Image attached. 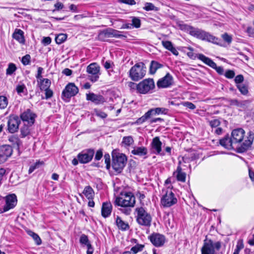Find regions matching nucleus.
<instances>
[{"mask_svg":"<svg viewBox=\"0 0 254 254\" xmlns=\"http://www.w3.org/2000/svg\"><path fill=\"white\" fill-rule=\"evenodd\" d=\"M94 112L96 116L102 119H105L107 117V114L101 110L94 109Z\"/></svg>","mask_w":254,"mask_h":254,"instance_id":"nucleus-46","label":"nucleus"},{"mask_svg":"<svg viewBox=\"0 0 254 254\" xmlns=\"http://www.w3.org/2000/svg\"><path fill=\"white\" fill-rule=\"evenodd\" d=\"M163 65L155 61H152L150 65L149 71L151 74H154L156 70L162 67Z\"/></svg>","mask_w":254,"mask_h":254,"instance_id":"nucleus-32","label":"nucleus"},{"mask_svg":"<svg viewBox=\"0 0 254 254\" xmlns=\"http://www.w3.org/2000/svg\"><path fill=\"white\" fill-rule=\"evenodd\" d=\"M173 81L172 76L169 73H167L164 77L158 80L157 85L159 88H167L172 84Z\"/></svg>","mask_w":254,"mask_h":254,"instance_id":"nucleus-17","label":"nucleus"},{"mask_svg":"<svg viewBox=\"0 0 254 254\" xmlns=\"http://www.w3.org/2000/svg\"><path fill=\"white\" fill-rule=\"evenodd\" d=\"M80 243L82 245V247H86L87 250L93 247L89 239H80Z\"/></svg>","mask_w":254,"mask_h":254,"instance_id":"nucleus-43","label":"nucleus"},{"mask_svg":"<svg viewBox=\"0 0 254 254\" xmlns=\"http://www.w3.org/2000/svg\"><path fill=\"white\" fill-rule=\"evenodd\" d=\"M43 164V162L38 161L31 165L28 170V173H32L36 169L39 168L40 165H42Z\"/></svg>","mask_w":254,"mask_h":254,"instance_id":"nucleus-45","label":"nucleus"},{"mask_svg":"<svg viewBox=\"0 0 254 254\" xmlns=\"http://www.w3.org/2000/svg\"><path fill=\"white\" fill-rule=\"evenodd\" d=\"M12 37L20 43L24 44L25 42L24 32L21 29H16L12 34Z\"/></svg>","mask_w":254,"mask_h":254,"instance_id":"nucleus-26","label":"nucleus"},{"mask_svg":"<svg viewBox=\"0 0 254 254\" xmlns=\"http://www.w3.org/2000/svg\"><path fill=\"white\" fill-rule=\"evenodd\" d=\"M17 203L16 196L14 194L5 197L4 200L0 201V213L6 212L14 208Z\"/></svg>","mask_w":254,"mask_h":254,"instance_id":"nucleus-4","label":"nucleus"},{"mask_svg":"<svg viewBox=\"0 0 254 254\" xmlns=\"http://www.w3.org/2000/svg\"><path fill=\"white\" fill-rule=\"evenodd\" d=\"M221 247V244L220 242L213 243L210 239H205L201 249V254H215V250H219Z\"/></svg>","mask_w":254,"mask_h":254,"instance_id":"nucleus-5","label":"nucleus"},{"mask_svg":"<svg viewBox=\"0 0 254 254\" xmlns=\"http://www.w3.org/2000/svg\"><path fill=\"white\" fill-rule=\"evenodd\" d=\"M201 29L196 28L193 27H192V28L190 31V34L193 37L197 38L199 35V33L200 32Z\"/></svg>","mask_w":254,"mask_h":254,"instance_id":"nucleus-47","label":"nucleus"},{"mask_svg":"<svg viewBox=\"0 0 254 254\" xmlns=\"http://www.w3.org/2000/svg\"><path fill=\"white\" fill-rule=\"evenodd\" d=\"M30 56L29 55H26L24 56L22 59V63L24 65H27L30 63Z\"/></svg>","mask_w":254,"mask_h":254,"instance_id":"nucleus-56","label":"nucleus"},{"mask_svg":"<svg viewBox=\"0 0 254 254\" xmlns=\"http://www.w3.org/2000/svg\"><path fill=\"white\" fill-rule=\"evenodd\" d=\"M16 90L18 94H21L24 93L25 90H26V86L24 84L18 85L16 88Z\"/></svg>","mask_w":254,"mask_h":254,"instance_id":"nucleus-50","label":"nucleus"},{"mask_svg":"<svg viewBox=\"0 0 254 254\" xmlns=\"http://www.w3.org/2000/svg\"><path fill=\"white\" fill-rule=\"evenodd\" d=\"M67 38V35L65 34L61 33L58 35L55 38L56 42L58 44L63 43Z\"/></svg>","mask_w":254,"mask_h":254,"instance_id":"nucleus-40","label":"nucleus"},{"mask_svg":"<svg viewBox=\"0 0 254 254\" xmlns=\"http://www.w3.org/2000/svg\"><path fill=\"white\" fill-rule=\"evenodd\" d=\"M131 153L135 155L143 156L147 154V149L144 146L136 147L131 151Z\"/></svg>","mask_w":254,"mask_h":254,"instance_id":"nucleus-29","label":"nucleus"},{"mask_svg":"<svg viewBox=\"0 0 254 254\" xmlns=\"http://www.w3.org/2000/svg\"><path fill=\"white\" fill-rule=\"evenodd\" d=\"M8 104L7 99L6 97L3 96H0V108H5Z\"/></svg>","mask_w":254,"mask_h":254,"instance_id":"nucleus-42","label":"nucleus"},{"mask_svg":"<svg viewBox=\"0 0 254 254\" xmlns=\"http://www.w3.org/2000/svg\"><path fill=\"white\" fill-rule=\"evenodd\" d=\"M235 72L232 70H228L225 73V76L226 78L231 79L235 76Z\"/></svg>","mask_w":254,"mask_h":254,"instance_id":"nucleus-54","label":"nucleus"},{"mask_svg":"<svg viewBox=\"0 0 254 254\" xmlns=\"http://www.w3.org/2000/svg\"><path fill=\"white\" fill-rule=\"evenodd\" d=\"M151 243L156 247L163 246L166 243V239H150Z\"/></svg>","mask_w":254,"mask_h":254,"instance_id":"nucleus-36","label":"nucleus"},{"mask_svg":"<svg viewBox=\"0 0 254 254\" xmlns=\"http://www.w3.org/2000/svg\"><path fill=\"white\" fill-rule=\"evenodd\" d=\"M54 6L55 7L54 11H56L62 9L64 8V5L62 3L60 2H58L55 4Z\"/></svg>","mask_w":254,"mask_h":254,"instance_id":"nucleus-63","label":"nucleus"},{"mask_svg":"<svg viewBox=\"0 0 254 254\" xmlns=\"http://www.w3.org/2000/svg\"><path fill=\"white\" fill-rule=\"evenodd\" d=\"M21 119L26 124L27 123L29 126H32L34 122L36 115L31 111L30 110L27 109L21 115Z\"/></svg>","mask_w":254,"mask_h":254,"instance_id":"nucleus-18","label":"nucleus"},{"mask_svg":"<svg viewBox=\"0 0 254 254\" xmlns=\"http://www.w3.org/2000/svg\"><path fill=\"white\" fill-rule=\"evenodd\" d=\"M179 27L181 30L188 32L189 34L192 28V26L184 23H180L179 24Z\"/></svg>","mask_w":254,"mask_h":254,"instance_id":"nucleus-41","label":"nucleus"},{"mask_svg":"<svg viewBox=\"0 0 254 254\" xmlns=\"http://www.w3.org/2000/svg\"><path fill=\"white\" fill-rule=\"evenodd\" d=\"M38 86L39 87L41 90L43 91L50 88L51 82V81L48 78H43L40 80H37Z\"/></svg>","mask_w":254,"mask_h":254,"instance_id":"nucleus-28","label":"nucleus"},{"mask_svg":"<svg viewBox=\"0 0 254 254\" xmlns=\"http://www.w3.org/2000/svg\"><path fill=\"white\" fill-rule=\"evenodd\" d=\"M177 202V198L171 189H168L166 193L161 198V202L164 207H170L176 204Z\"/></svg>","mask_w":254,"mask_h":254,"instance_id":"nucleus-11","label":"nucleus"},{"mask_svg":"<svg viewBox=\"0 0 254 254\" xmlns=\"http://www.w3.org/2000/svg\"><path fill=\"white\" fill-rule=\"evenodd\" d=\"M116 224L119 229L122 230H127L129 229L128 224L124 221L120 217L117 216L116 218Z\"/></svg>","mask_w":254,"mask_h":254,"instance_id":"nucleus-27","label":"nucleus"},{"mask_svg":"<svg viewBox=\"0 0 254 254\" xmlns=\"http://www.w3.org/2000/svg\"><path fill=\"white\" fill-rule=\"evenodd\" d=\"M150 118V117L147 112L143 116L137 120L136 123L138 124H141Z\"/></svg>","mask_w":254,"mask_h":254,"instance_id":"nucleus-44","label":"nucleus"},{"mask_svg":"<svg viewBox=\"0 0 254 254\" xmlns=\"http://www.w3.org/2000/svg\"><path fill=\"white\" fill-rule=\"evenodd\" d=\"M52 40L50 37H44L42 43L45 46L49 45L51 43Z\"/></svg>","mask_w":254,"mask_h":254,"instance_id":"nucleus-60","label":"nucleus"},{"mask_svg":"<svg viewBox=\"0 0 254 254\" xmlns=\"http://www.w3.org/2000/svg\"><path fill=\"white\" fill-rule=\"evenodd\" d=\"M12 149L9 145H3L0 147V164L4 163L11 156Z\"/></svg>","mask_w":254,"mask_h":254,"instance_id":"nucleus-16","label":"nucleus"},{"mask_svg":"<svg viewBox=\"0 0 254 254\" xmlns=\"http://www.w3.org/2000/svg\"><path fill=\"white\" fill-rule=\"evenodd\" d=\"M245 131L242 128L234 129L231 133V138L235 146H240V143L243 140Z\"/></svg>","mask_w":254,"mask_h":254,"instance_id":"nucleus-13","label":"nucleus"},{"mask_svg":"<svg viewBox=\"0 0 254 254\" xmlns=\"http://www.w3.org/2000/svg\"><path fill=\"white\" fill-rule=\"evenodd\" d=\"M162 44L163 47L168 50H169L173 46L171 42L169 41H163Z\"/></svg>","mask_w":254,"mask_h":254,"instance_id":"nucleus-52","label":"nucleus"},{"mask_svg":"<svg viewBox=\"0 0 254 254\" xmlns=\"http://www.w3.org/2000/svg\"><path fill=\"white\" fill-rule=\"evenodd\" d=\"M222 38L228 44H230L232 42V37L230 35H229L227 33H224V34L222 35Z\"/></svg>","mask_w":254,"mask_h":254,"instance_id":"nucleus-53","label":"nucleus"},{"mask_svg":"<svg viewBox=\"0 0 254 254\" xmlns=\"http://www.w3.org/2000/svg\"><path fill=\"white\" fill-rule=\"evenodd\" d=\"M144 64L138 63L133 66L129 70V77L133 81H138L145 75L146 70Z\"/></svg>","mask_w":254,"mask_h":254,"instance_id":"nucleus-3","label":"nucleus"},{"mask_svg":"<svg viewBox=\"0 0 254 254\" xmlns=\"http://www.w3.org/2000/svg\"><path fill=\"white\" fill-rule=\"evenodd\" d=\"M43 70V69L41 67H39L38 68V73H37V75L36 76V77L37 79V80H40V79H43V78H42V73Z\"/></svg>","mask_w":254,"mask_h":254,"instance_id":"nucleus-62","label":"nucleus"},{"mask_svg":"<svg viewBox=\"0 0 254 254\" xmlns=\"http://www.w3.org/2000/svg\"><path fill=\"white\" fill-rule=\"evenodd\" d=\"M162 142L160 140L159 137L156 136L153 138L151 143V148L154 153L164 155L165 154L162 152Z\"/></svg>","mask_w":254,"mask_h":254,"instance_id":"nucleus-21","label":"nucleus"},{"mask_svg":"<svg viewBox=\"0 0 254 254\" xmlns=\"http://www.w3.org/2000/svg\"><path fill=\"white\" fill-rule=\"evenodd\" d=\"M144 9L147 11L156 10V8L154 5L150 2H146L145 4Z\"/></svg>","mask_w":254,"mask_h":254,"instance_id":"nucleus-48","label":"nucleus"},{"mask_svg":"<svg viewBox=\"0 0 254 254\" xmlns=\"http://www.w3.org/2000/svg\"><path fill=\"white\" fill-rule=\"evenodd\" d=\"M168 110L164 108H155L150 109L147 111L148 115L150 118L154 116L158 115L160 114H166L167 113Z\"/></svg>","mask_w":254,"mask_h":254,"instance_id":"nucleus-25","label":"nucleus"},{"mask_svg":"<svg viewBox=\"0 0 254 254\" xmlns=\"http://www.w3.org/2000/svg\"><path fill=\"white\" fill-rule=\"evenodd\" d=\"M120 33L121 32L117 30L108 28L100 31L98 34L97 39L102 41H106L108 38H122L126 37L123 35L121 34Z\"/></svg>","mask_w":254,"mask_h":254,"instance_id":"nucleus-7","label":"nucleus"},{"mask_svg":"<svg viewBox=\"0 0 254 254\" xmlns=\"http://www.w3.org/2000/svg\"><path fill=\"white\" fill-rule=\"evenodd\" d=\"M82 193L88 199H92L94 195L93 190L89 186L85 187Z\"/></svg>","mask_w":254,"mask_h":254,"instance_id":"nucleus-31","label":"nucleus"},{"mask_svg":"<svg viewBox=\"0 0 254 254\" xmlns=\"http://www.w3.org/2000/svg\"><path fill=\"white\" fill-rule=\"evenodd\" d=\"M250 101L249 100H245L239 101L237 99L232 100L230 101V104L231 105L236 106L238 107H243V106L247 105L250 103Z\"/></svg>","mask_w":254,"mask_h":254,"instance_id":"nucleus-33","label":"nucleus"},{"mask_svg":"<svg viewBox=\"0 0 254 254\" xmlns=\"http://www.w3.org/2000/svg\"><path fill=\"white\" fill-rule=\"evenodd\" d=\"M20 121L17 116H10L8 121V129L11 133L16 132Z\"/></svg>","mask_w":254,"mask_h":254,"instance_id":"nucleus-19","label":"nucleus"},{"mask_svg":"<svg viewBox=\"0 0 254 254\" xmlns=\"http://www.w3.org/2000/svg\"><path fill=\"white\" fill-rule=\"evenodd\" d=\"M134 142L133 138L131 136L124 137L122 143L126 146H130Z\"/></svg>","mask_w":254,"mask_h":254,"instance_id":"nucleus-39","label":"nucleus"},{"mask_svg":"<svg viewBox=\"0 0 254 254\" xmlns=\"http://www.w3.org/2000/svg\"><path fill=\"white\" fill-rule=\"evenodd\" d=\"M181 164V161H179V165L177 167L176 170L174 172L173 175L176 177L178 181L185 182L186 181V174L182 171Z\"/></svg>","mask_w":254,"mask_h":254,"instance_id":"nucleus-23","label":"nucleus"},{"mask_svg":"<svg viewBox=\"0 0 254 254\" xmlns=\"http://www.w3.org/2000/svg\"><path fill=\"white\" fill-rule=\"evenodd\" d=\"M135 203V197L130 192L121 193L115 200L117 205L124 207H133Z\"/></svg>","mask_w":254,"mask_h":254,"instance_id":"nucleus-1","label":"nucleus"},{"mask_svg":"<svg viewBox=\"0 0 254 254\" xmlns=\"http://www.w3.org/2000/svg\"><path fill=\"white\" fill-rule=\"evenodd\" d=\"M144 248V245L136 244L134 246L132 247L130 251H127V252L130 253L131 254H136L138 252H141Z\"/></svg>","mask_w":254,"mask_h":254,"instance_id":"nucleus-34","label":"nucleus"},{"mask_svg":"<svg viewBox=\"0 0 254 254\" xmlns=\"http://www.w3.org/2000/svg\"><path fill=\"white\" fill-rule=\"evenodd\" d=\"M26 232L29 236L33 238H40L37 234L30 230H26Z\"/></svg>","mask_w":254,"mask_h":254,"instance_id":"nucleus-61","label":"nucleus"},{"mask_svg":"<svg viewBox=\"0 0 254 254\" xmlns=\"http://www.w3.org/2000/svg\"><path fill=\"white\" fill-rule=\"evenodd\" d=\"M233 142L231 137L230 138L228 135L225 136L219 140L220 144L225 148L228 150L236 149L237 151L238 147H239V146H235Z\"/></svg>","mask_w":254,"mask_h":254,"instance_id":"nucleus-20","label":"nucleus"},{"mask_svg":"<svg viewBox=\"0 0 254 254\" xmlns=\"http://www.w3.org/2000/svg\"><path fill=\"white\" fill-rule=\"evenodd\" d=\"M197 58L202 61L204 63L209 65L211 67H215V63L210 58L206 57L201 54H199L197 56Z\"/></svg>","mask_w":254,"mask_h":254,"instance_id":"nucleus-30","label":"nucleus"},{"mask_svg":"<svg viewBox=\"0 0 254 254\" xmlns=\"http://www.w3.org/2000/svg\"><path fill=\"white\" fill-rule=\"evenodd\" d=\"M17 67L15 64L10 63L8 65V67L6 70V74L7 75H10L12 74L16 70Z\"/></svg>","mask_w":254,"mask_h":254,"instance_id":"nucleus-37","label":"nucleus"},{"mask_svg":"<svg viewBox=\"0 0 254 254\" xmlns=\"http://www.w3.org/2000/svg\"><path fill=\"white\" fill-rule=\"evenodd\" d=\"M94 155V150L89 149L82 151L77 155L79 162L81 164H86L91 161Z\"/></svg>","mask_w":254,"mask_h":254,"instance_id":"nucleus-12","label":"nucleus"},{"mask_svg":"<svg viewBox=\"0 0 254 254\" xmlns=\"http://www.w3.org/2000/svg\"><path fill=\"white\" fill-rule=\"evenodd\" d=\"M247 32L249 35L251 37H254V29L251 27H248L247 29Z\"/></svg>","mask_w":254,"mask_h":254,"instance_id":"nucleus-64","label":"nucleus"},{"mask_svg":"<svg viewBox=\"0 0 254 254\" xmlns=\"http://www.w3.org/2000/svg\"><path fill=\"white\" fill-rule=\"evenodd\" d=\"M132 25L135 28H139L140 26V20L137 17L132 18Z\"/></svg>","mask_w":254,"mask_h":254,"instance_id":"nucleus-49","label":"nucleus"},{"mask_svg":"<svg viewBox=\"0 0 254 254\" xmlns=\"http://www.w3.org/2000/svg\"><path fill=\"white\" fill-rule=\"evenodd\" d=\"M29 125H26L25 123L23 127H22L20 129L21 135L22 137H24L28 135L30 131V129L29 127Z\"/></svg>","mask_w":254,"mask_h":254,"instance_id":"nucleus-38","label":"nucleus"},{"mask_svg":"<svg viewBox=\"0 0 254 254\" xmlns=\"http://www.w3.org/2000/svg\"><path fill=\"white\" fill-rule=\"evenodd\" d=\"M254 139V133L251 131L248 133L247 139L241 144L239 147H238L237 152L239 153H243L247 151L252 145Z\"/></svg>","mask_w":254,"mask_h":254,"instance_id":"nucleus-15","label":"nucleus"},{"mask_svg":"<svg viewBox=\"0 0 254 254\" xmlns=\"http://www.w3.org/2000/svg\"><path fill=\"white\" fill-rule=\"evenodd\" d=\"M137 223L142 226H149L151 224L152 217L144 207H137L135 209Z\"/></svg>","mask_w":254,"mask_h":254,"instance_id":"nucleus-2","label":"nucleus"},{"mask_svg":"<svg viewBox=\"0 0 254 254\" xmlns=\"http://www.w3.org/2000/svg\"><path fill=\"white\" fill-rule=\"evenodd\" d=\"M100 67L96 63H92L87 66L86 71L88 73V78L92 82L97 81L100 75Z\"/></svg>","mask_w":254,"mask_h":254,"instance_id":"nucleus-8","label":"nucleus"},{"mask_svg":"<svg viewBox=\"0 0 254 254\" xmlns=\"http://www.w3.org/2000/svg\"><path fill=\"white\" fill-rule=\"evenodd\" d=\"M203 41H207L216 45H220V40L203 30H201L197 38Z\"/></svg>","mask_w":254,"mask_h":254,"instance_id":"nucleus-14","label":"nucleus"},{"mask_svg":"<svg viewBox=\"0 0 254 254\" xmlns=\"http://www.w3.org/2000/svg\"><path fill=\"white\" fill-rule=\"evenodd\" d=\"M155 87L153 79H145L137 84V91L141 94H146Z\"/></svg>","mask_w":254,"mask_h":254,"instance_id":"nucleus-9","label":"nucleus"},{"mask_svg":"<svg viewBox=\"0 0 254 254\" xmlns=\"http://www.w3.org/2000/svg\"><path fill=\"white\" fill-rule=\"evenodd\" d=\"M220 121L217 119H214L209 122V125L212 127H216L219 126Z\"/></svg>","mask_w":254,"mask_h":254,"instance_id":"nucleus-55","label":"nucleus"},{"mask_svg":"<svg viewBox=\"0 0 254 254\" xmlns=\"http://www.w3.org/2000/svg\"><path fill=\"white\" fill-rule=\"evenodd\" d=\"M103 156V152L101 149L98 150L97 151L95 156V160H100Z\"/></svg>","mask_w":254,"mask_h":254,"instance_id":"nucleus-59","label":"nucleus"},{"mask_svg":"<svg viewBox=\"0 0 254 254\" xmlns=\"http://www.w3.org/2000/svg\"><path fill=\"white\" fill-rule=\"evenodd\" d=\"M78 91V88L75 86L74 83H69L62 92V99L64 101H67L71 97L75 96Z\"/></svg>","mask_w":254,"mask_h":254,"instance_id":"nucleus-10","label":"nucleus"},{"mask_svg":"<svg viewBox=\"0 0 254 254\" xmlns=\"http://www.w3.org/2000/svg\"><path fill=\"white\" fill-rule=\"evenodd\" d=\"M45 91V96L46 99H49L51 98L53 96V92L52 90H51L49 88L48 89L44 90Z\"/></svg>","mask_w":254,"mask_h":254,"instance_id":"nucleus-57","label":"nucleus"},{"mask_svg":"<svg viewBox=\"0 0 254 254\" xmlns=\"http://www.w3.org/2000/svg\"><path fill=\"white\" fill-rule=\"evenodd\" d=\"M244 76L242 74L237 75L234 79L235 82L236 84V85L242 84V83L244 81Z\"/></svg>","mask_w":254,"mask_h":254,"instance_id":"nucleus-51","label":"nucleus"},{"mask_svg":"<svg viewBox=\"0 0 254 254\" xmlns=\"http://www.w3.org/2000/svg\"><path fill=\"white\" fill-rule=\"evenodd\" d=\"M86 100L91 101L95 104H99L104 102V97L100 95L95 94L93 93H90L86 94Z\"/></svg>","mask_w":254,"mask_h":254,"instance_id":"nucleus-22","label":"nucleus"},{"mask_svg":"<svg viewBox=\"0 0 254 254\" xmlns=\"http://www.w3.org/2000/svg\"><path fill=\"white\" fill-rule=\"evenodd\" d=\"M127 159L125 155L119 153L116 156L113 155L112 167L117 173H121L127 163Z\"/></svg>","mask_w":254,"mask_h":254,"instance_id":"nucleus-6","label":"nucleus"},{"mask_svg":"<svg viewBox=\"0 0 254 254\" xmlns=\"http://www.w3.org/2000/svg\"><path fill=\"white\" fill-rule=\"evenodd\" d=\"M112 206L110 202H104L102 206V215L106 218L108 217L111 213Z\"/></svg>","mask_w":254,"mask_h":254,"instance_id":"nucleus-24","label":"nucleus"},{"mask_svg":"<svg viewBox=\"0 0 254 254\" xmlns=\"http://www.w3.org/2000/svg\"><path fill=\"white\" fill-rule=\"evenodd\" d=\"M237 88L241 93L244 95H247L249 93L248 87L244 84L236 85Z\"/></svg>","mask_w":254,"mask_h":254,"instance_id":"nucleus-35","label":"nucleus"},{"mask_svg":"<svg viewBox=\"0 0 254 254\" xmlns=\"http://www.w3.org/2000/svg\"><path fill=\"white\" fill-rule=\"evenodd\" d=\"M183 105L191 110L194 109L196 107L193 103L189 102H185L183 103Z\"/></svg>","mask_w":254,"mask_h":254,"instance_id":"nucleus-58","label":"nucleus"}]
</instances>
